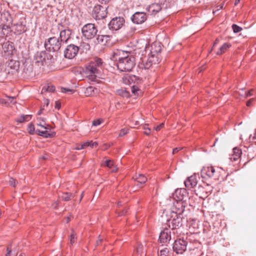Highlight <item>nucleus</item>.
Wrapping results in <instances>:
<instances>
[{
    "instance_id": "nucleus-23",
    "label": "nucleus",
    "mask_w": 256,
    "mask_h": 256,
    "mask_svg": "<svg viewBox=\"0 0 256 256\" xmlns=\"http://www.w3.org/2000/svg\"><path fill=\"white\" fill-rule=\"evenodd\" d=\"M46 56L47 54L45 51L38 52L34 56V60L36 63H40L42 65H44Z\"/></svg>"
},
{
    "instance_id": "nucleus-36",
    "label": "nucleus",
    "mask_w": 256,
    "mask_h": 256,
    "mask_svg": "<svg viewBox=\"0 0 256 256\" xmlns=\"http://www.w3.org/2000/svg\"><path fill=\"white\" fill-rule=\"evenodd\" d=\"M79 48V50H82V52L89 50L90 48V46L88 43L81 42L80 43V46H78Z\"/></svg>"
},
{
    "instance_id": "nucleus-8",
    "label": "nucleus",
    "mask_w": 256,
    "mask_h": 256,
    "mask_svg": "<svg viewBox=\"0 0 256 256\" xmlns=\"http://www.w3.org/2000/svg\"><path fill=\"white\" fill-rule=\"evenodd\" d=\"M188 242L184 238H178L172 244V250L176 254H183L187 249Z\"/></svg>"
},
{
    "instance_id": "nucleus-42",
    "label": "nucleus",
    "mask_w": 256,
    "mask_h": 256,
    "mask_svg": "<svg viewBox=\"0 0 256 256\" xmlns=\"http://www.w3.org/2000/svg\"><path fill=\"white\" fill-rule=\"evenodd\" d=\"M114 165V163L113 160H108L104 162V163L103 164V166H106L109 168H112Z\"/></svg>"
},
{
    "instance_id": "nucleus-26",
    "label": "nucleus",
    "mask_w": 256,
    "mask_h": 256,
    "mask_svg": "<svg viewBox=\"0 0 256 256\" xmlns=\"http://www.w3.org/2000/svg\"><path fill=\"white\" fill-rule=\"evenodd\" d=\"M132 178L136 182H138L137 186L142 188V184H144L147 181V178L142 174H136Z\"/></svg>"
},
{
    "instance_id": "nucleus-46",
    "label": "nucleus",
    "mask_w": 256,
    "mask_h": 256,
    "mask_svg": "<svg viewBox=\"0 0 256 256\" xmlns=\"http://www.w3.org/2000/svg\"><path fill=\"white\" fill-rule=\"evenodd\" d=\"M232 29L234 33H237L242 30V28L236 24H233L232 26Z\"/></svg>"
},
{
    "instance_id": "nucleus-16",
    "label": "nucleus",
    "mask_w": 256,
    "mask_h": 256,
    "mask_svg": "<svg viewBox=\"0 0 256 256\" xmlns=\"http://www.w3.org/2000/svg\"><path fill=\"white\" fill-rule=\"evenodd\" d=\"M130 56L132 55L128 52L117 50L114 52L112 59L115 62H120L127 57H130Z\"/></svg>"
},
{
    "instance_id": "nucleus-50",
    "label": "nucleus",
    "mask_w": 256,
    "mask_h": 256,
    "mask_svg": "<svg viewBox=\"0 0 256 256\" xmlns=\"http://www.w3.org/2000/svg\"><path fill=\"white\" fill-rule=\"evenodd\" d=\"M61 91L64 93L70 92V94H72L74 92V90L68 88H62Z\"/></svg>"
},
{
    "instance_id": "nucleus-17",
    "label": "nucleus",
    "mask_w": 256,
    "mask_h": 256,
    "mask_svg": "<svg viewBox=\"0 0 256 256\" xmlns=\"http://www.w3.org/2000/svg\"><path fill=\"white\" fill-rule=\"evenodd\" d=\"M147 19L146 14L144 12H136L132 16V22L136 24H141Z\"/></svg>"
},
{
    "instance_id": "nucleus-15",
    "label": "nucleus",
    "mask_w": 256,
    "mask_h": 256,
    "mask_svg": "<svg viewBox=\"0 0 256 256\" xmlns=\"http://www.w3.org/2000/svg\"><path fill=\"white\" fill-rule=\"evenodd\" d=\"M186 204V202L176 200L174 202L172 214L182 215L184 211Z\"/></svg>"
},
{
    "instance_id": "nucleus-20",
    "label": "nucleus",
    "mask_w": 256,
    "mask_h": 256,
    "mask_svg": "<svg viewBox=\"0 0 256 256\" xmlns=\"http://www.w3.org/2000/svg\"><path fill=\"white\" fill-rule=\"evenodd\" d=\"M197 184V176L195 174L188 177L184 181L185 186L188 188H194L196 186Z\"/></svg>"
},
{
    "instance_id": "nucleus-31",
    "label": "nucleus",
    "mask_w": 256,
    "mask_h": 256,
    "mask_svg": "<svg viewBox=\"0 0 256 256\" xmlns=\"http://www.w3.org/2000/svg\"><path fill=\"white\" fill-rule=\"evenodd\" d=\"M1 102L4 104L6 105H10V104H14L16 103L14 97L7 96L6 99H2Z\"/></svg>"
},
{
    "instance_id": "nucleus-1",
    "label": "nucleus",
    "mask_w": 256,
    "mask_h": 256,
    "mask_svg": "<svg viewBox=\"0 0 256 256\" xmlns=\"http://www.w3.org/2000/svg\"><path fill=\"white\" fill-rule=\"evenodd\" d=\"M27 22L25 16L21 14H16L14 18L10 25L12 26V32L16 35H20L27 31Z\"/></svg>"
},
{
    "instance_id": "nucleus-41",
    "label": "nucleus",
    "mask_w": 256,
    "mask_h": 256,
    "mask_svg": "<svg viewBox=\"0 0 256 256\" xmlns=\"http://www.w3.org/2000/svg\"><path fill=\"white\" fill-rule=\"evenodd\" d=\"M6 256H14V252H12V244H10L6 248Z\"/></svg>"
},
{
    "instance_id": "nucleus-40",
    "label": "nucleus",
    "mask_w": 256,
    "mask_h": 256,
    "mask_svg": "<svg viewBox=\"0 0 256 256\" xmlns=\"http://www.w3.org/2000/svg\"><path fill=\"white\" fill-rule=\"evenodd\" d=\"M56 132H50L47 130L44 131V133H42V136L43 137L45 138H52L56 136Z\"/></svg>"
},
{
    "instance_id": "nucleus-44",
    "label": "nucleus",
    "mask_w": 256,
    "mask_h": 256,
    "mask_svg": "<svg viewBox=\"0 0 256 256\" xmlns=\"http://www.w3.org/2000/svg\"><path fill=\"white\" fill-rule=\"evenodd\" d=\"M222 40H223V38L222 36H220L217 38L216 39V40L213 44L212 47L210 50V52H212V50H214L215 48L216 47V45L220 42V41H221Z\"/></svg>"
},
{
    "instance_id": "nucleus-48",
    "label": "nucleus",
    "mask_w": 256,
    "mask_h": 256,
    "mask_svg": "<svg viewBox=\"0 0 256 256\" xmlns=\"http://www.w3.org/2000/svg\"><path fill=\"white\" fill-rule=\"evenodd\" d=\"M132 92L135 95L138 96L139 95L138 92H140V90L136 86H133L132 87Z\"/></svg>"
},
{
    "instance_id": "nucleus-57",
    "label": "nucleus",
    "mask_w": 256,
    "mask_h": 256,
    "mask_svg": "<svg viewBox=\"0 0 256 256\" xmlns=\"http://www.w3.org/2000/svg\"><path fill=\"white\" fill-rule=\"evenodd\" d=\"M59 201H54L52 202V206L53 207L54 209H58V208L59 206Z\"/></svg>"
},
{
    "instance_id": "nucleus-18",
    "label": "nucleus",
    "mask_w": 256,
    "mask_h": 256,
    "mask_svg": "<svg viewBox=\"0 0 256 256\" xmlns=\"http://www.w3.org/2000/svg\"><path fill=\"white\" fill-rule=\"evenodd\" d=\"M12 18L10 12L8 10H4L0 11V24H11L13 20Z\"/></svg>"
},
{
    "instance_id": "nucleus-52",
    "label": "nucleus",
    "mask_w": 256,
    "mask_h": 256,
    "mask_svg": "<svg viewBox=\"0 0 256 256\" xmlns=\"http://www.w3.org/2000/svg\"><path fill=\"white\" fill-rule=\"evenodd\" d=\"M146 124H145L143 126V129L145 130L144 132V134L146 135H148L150 132V129L148 127H146Z\"/></svg>"
},
{
    "instance_id": "nucleus-59",
    "label": "nucleus",
    "mask_w": 256,
    "mask_h": 256,
    "mask_svg": "<svg viewBox=\"0 0 256 256\" xmlns=\"http://www.w3.org/2000/svg\"><path fill=\"white\" fill-rule=\"evenodd\" d=\"M128 212V209L127 208H126V209H124L122 210V211H120L119 214H118V216H123V215H125Z\"/></svg>"
},
{
    "instance_id": "nucleus-19",
    "label": "nucleus",
    "mask_w": 256,
    "mask_h": 256,
    "mask_svg": "<svg viewBox=\"0 0 256 256\" xmlns=\"http://www.w3.org/2000/svg\"><path fill=\"white\" fill-rule=\"evenodd\" d=\"M171 239L170 231L168 228H164L160 233L158 241L161 244H166Z\"/></svg>"
},
{
    "instance_id": "nucleus-35",
    "label": "nucleus",
    "mask_w": 256,
    "mask_h": 256,
    "mask_svg": "<svg viewBox=\"0 0 256 256\" xmlns=\"http://www.w3.org/2000/svg\"><path fill=\"white\" fill-rule=\"evenodd\" d=\"M62 26L61 24H58L56 26H52L50 32V33L54 35L55 34H60V27H62Z\"/></svg>"
},
{
    "instance_id": "nucleus-25",
    "label": "nucleus",
    "mask_w": 256,
    "mask_h": 256,
    "mask_svg": "<svg viewBox=\"0 0 256 256\" xmlns=\"http://www.w3.org/2000/svg\"><path fill=\"white\" fill-rule=\"evenodd\" d=\"M242 150L238 148H233L232 154L230 156V160L231 162L238 161L242 154Z\"/></svg>"
},
{
    "instance_id": "nucleus-43",
    "label": "nucleus",
    "mask_w": 256,
    "mask_h": 256,
    "mask_svg": "<svg viewBox=\"0 0 256 256\" xmlns=\"http://www.w3.org/2000/svg\"><path fill=\"white\" fill-rule=\"evenodd\" d=\"M149 58H152V62L153 64H158L160 62V60H159V58L158 57V54H151V56H150Z\"/></svg>"
},
{
    "instance_id": "nucleus-6",
    "label": "nucleus",
    "mask_w": 256,
    "mask_h": 256,
    "mask_svg": "<svg viewBox=\"0 0 256 256\" xmlns=\"http://www.w3.org/2000/svg\"><path fill=\"white\" fill-rule=\"evenodd\" d=\"M185 218L181 215L172 214L170 218L168 220L169 228L172 230L178 229L182 227Z\"/></svg>"
},
{
    "instance_id": "nucleus-54",
    "label": "nucleus",
    "mask_w": 256,
    "mask_h": 256,
    "mask_svg": "<svg viewBox=\"0 0 256 256\" xmlns=\"http://www.w3.org/2000/svg\"><path fill=\"white\" fill-rule=\"evenodd\" d=\"M102 122V120L100 119H97L96 120H94L92 122V126H98L100 125Z\"/></svg>"
},
{
    "instance_id": "nucleus-47",
    "label": "nucleus",
    "mask_w": 256,
    "mask_h": 256,
    "mask_svg": "<svg viewBox=\"0 0 256 256\" xmlns=\"http://www.w3.org/2000/svg\"><path fill=\"white\" fill-rule=\"evenodd\" d=\"M76 239V234H75V232L73 231L70 236V243L71 244H73L75 242V240Z\"/></svg>"
},
{
    "instance_id": "nucleus-58",
    "label": "nucleus",
    "mask_w": 256,
    "mask_h": 256,
    "mask_svg": "<svg viewBox=\"0 0 256 256\" xmlns=\"http://www.w3.org/2000/svg\"><path fill=\"white\" fill-rule=\"evenodd\" d=\"M9 184L12 186L13 187H15L16 186V180L11 178H10V180H9Z\"/></svg>"
},
{
    "instance_id": "nucleus-28",
    "label": "nucleus",
    "mask_w": 256,
    "mask_h": 256,
    "mask_svg": "<svg viewBox=\"0 0 256 256\" xmlns=\"http://www.w3.org/2000/svg\"><path fill=\"white\" fill-rule=\"evenodd\" d=\"M152 58H148L146 60H143L142 62H140L138 66L140 68L148 69L153 64L152 62Z\"/></svg>"
},
{
    "instance_id": "nucleus-45",
    "label": "nucleus",
    "mask_w": 256,
    "mask_h": 256,
    "mask_svg": "<svg viewBox=\"0 0 256 256\" xmlns=\"http://www.w3.org/2000/svg\"><path fill=\"white\" fill-rule=\"evenodd\" d=\"M27 130L28 131V132L30 134H34V131H35V128H34V126L32 122H31L29 124Z\"/></svg>"
},
{
    "instance_id": "nucleus-13",
    "label": "nucleus",
    "mask_w": 256,
    "mask_h": 256,
    "mask_svg": "<svg viewBox=\"0 0 256 256\" xmlns=\"http://www.w3.org/2000/svg\"><path fill=\"white\" fill-rule=\"evenodd\" d=\"M79 48L78 46L74 44H68L64 51V56L66 58L72 59L78 54Z\"/></svg>"
},
{
    "instance_id": "nucleus-24",
    "label": "nucleus",
    "mask_w": 256,
    "mask_h": 256,
    "mask_svg": "<svg viewBox=\"0 0 256 256\" xmlns=\"http://www.w3.org/2000/svg\"><path fill=\"white\" fill-rule=\"evenodd\" d=\"M96 40L94 41L96 44H106L108 41L110 40L111 36L109 35L98 34L96 36Z\"/></svg>"
},
{
    "instance_id": "nucleus-11",
    "label": "nucleus",
    "mask_w": 256,
    "mask_h": 256,
    "mask_svg": "<svg viewBox=\"0 0 256 256\" xmlns=\"http://www.w3.org/2000/svg\"><path fill=\"white\" fill-rule=\"evenodd\" d=\"M20 66L19 61L10 60L6 62V68L4 70L7 72V74H14L18 72Z\"/></svg>"
},
{
    "instance_id": "nucleus-63",
    "label": "nucleus",
    "mask_w": 256,
    "mask_h": 256,
    "mask_svg": "<svg viewBox=\"0 0 256 256\" xmlns=\"http://www.w3.org/2000/svg\"><path fill=\"white\" fill-rule=\"evenodd\" d=\"M182 148H174L172 151V154H174L179 152L180 150H181Z\"/></svg>"
},
{
    "instance_id": "nucleus-33",
    "label": "nucleus",
    "mask_w": 256,
    "mask_h": 256,
    "mask_svg": "<svg viewBox=\"0 0 256 256\" xmlns=\"http://www.w3.org/2000/svg\"><path fill=\"white\" fill-rule=\"evenodd\" d=\"M176 2V0H163L162 6L164 8H170Z\"/></svg>"
},
{
    "instance_id": "nucleus-62",
    "label": "nucleus",
    "mask_w": 256,
    "mask_h": 256,
    "mask_svg": "<svg viewBox=\"0 0 256 256\" xmlns=\"http://www.w3.org/2000/svg\"><path fill=\"white\" fill-rule=\"evenodd\" d=\"M61 107V104L60 103L58 102V101H56L55 102V108L58 110H59Z\"/></svg>"
},
{
    "instance_id": "nucleus-38",
    "label": "nucleus",
    "mask_w": 256,
    "mask_h": 256,
    "mask_svg": "<svg viewBox=\"0 0 256 256\" xmlns=\"http://www.w3.org/2000/svg\"><path fill=\"white\" fill-rule=\"evenodd\" d=\"M170 252L169 248H164L163 249H162L159 251H158V256H168Z\"/></svg>"
},
{
    "instance_id": "nucleus-21",
    "label": "nucleus",
    "mask_w": 256,
    "mask_h": 256,
    "mask_svg": "<svg viewBox=\"0 0 256 256\" xmlns=\"http://www.w3.org/2000/svg\"><path fill=\"white\" fill-rule=\"evenodd\" d=\"M72 30L70 29H66L60 30V40L62 42L67 43L70 38Z\"/></svg>"
},
{
    "instance_id": "nucleus-60",
    "label": "nucleus",
    "mask_w": 256,
    "mask_h": 256,
    "mask_svg": "<svg viewBox=\"0 0 256 256\" xmlns=\"http://www.w3.org/2000/svg\"><path fill=\"white\" fill-rule=\"evenodd\" d=\"M164 123H162L156 126V127L155 128V130H156V131H159L162 128L164 127Z\"/></svg>"
},
{
    "instance_id": "nucleus-56",
    "label": "nucleus",
    "mask_w": 256,
    "mask_h": 256,
    "mask_svg": "<svg viewBox=\"0 0 256 256\" xmlns=\"http://www.w3.org/2000/svg\"><path fill=\"white\" fill-rule=\"evenodd\" d=\"M16 121L20 123L26 121V116H24V115H22L20 118L16 120Z\"/></svg>"
},
{
    "instance_id": "nucleus-3",
    "label": "nucleus",
    "mask_w": 256,
    "mask_h": 256,
    "mask_svg": "<svg viewBox=\"0 0 256 256\" xmlns=\"http://www.w3.org/2000/svg\"><path fill=\"white\" fill-rule=\"evenodd\" d=\"M98 27L94 24L88 23L84 24L82 28V36L86 40H92L97 36Z\"/></svg>"
},
{
    "instance_id": "nucleus-29",
    "label": "nucleus",
    "mask_w": 256,
    "mask_h": 256,
    "mask_svg": "<svg viewBox=\"0 0 256 256\" xmlns=\"http://www.w3.org/2000/svg\"><path fill=\"white\" fill-rule=\"evenodd\" d=\"M194 192L196 195L200 198L204 199L207 196L204 188L201 186H199L196 189H195Z\"/></svg>"
},
{
    "instance_id": "nucleus-64",
    "label": "nucleus",
    "mask_w": 256,
    "mask_h": 256,
    "mask_svg": "<svg viewBox=\"0 0 256 256\" xmlns=\"http://www.w3.org/2000/svg\"><path fill=\"white\" fill-rule=\"evenodd\" d=\"M12 252H14V256H16L18 253V248H12Z\"/></svg>"
},
{
    "instance_id": "nucleus-39",
    "label": "nucleus",
    "mask_w": 256,
    "mask_h": 256,
    "mask_svg": "<svg viewBox=\"0 0 256 256\" xmlns=\"http://www.w3.org/2000/svg\"><path fill=\"white\" fill-rule=\"evenodd\" d=\"M129 81H132V82H136L137 84L141 82H142V78H140V77L134 75H132L129 76Z\"/></svg>"
},
{
    "instance_id": "nucleus-22",
    "label": "nucleus",
    "mask_w": 256,
    "mask_h": 256,
    "mask_svg": "<svg viewBox=\"0 0 256 256\" xmlns=\"http://www.w3.org/2000/svg\"><path fill=\"white\" fill-rule=\"evenodd\" d=\"M163 8L159 4L154 3L146 8V10L150 14H156Z\"/></svg>"
},
{
    "instance_id": "nucleus-12",
    "label": "nucleus",
    "mask_w": 256,
    "mask_h": 256,
    "mask_svg": "<svg viewBox=\"0 0 256 256\" xmlns=\"http://www.w3.org/2000/svg\"><path fill=\"white\" fill-rule=\"evenodd\" d=\"M201 176L204 178H218V175L212 166H204L201 170Z\"/></svg>"
},
{
    "instance_id": "nucleus-61",
    "label": "nucleus",
    "mask_w": 256,
    "mask_h": 256,
    "mask_svg": "<svg viewBox=\"0 0 256 256\" xmlns=\"http://www.w3.org/2000/svg\"><path fill=\"white\" fill-rule=\"evenodd\" d=\"M218 138H216L215 139V140H214V144L212 146H216L217 144L220 146H222V143L220 142V144H218Z\"/></svg>"
},
{
    "instance_id": "nucleus-7",
    "label": "nucleus",
    "mask_w": 256,
    "mask_h": 256,
    "mask_svg": "<svg viewBox=\"0 0 256 256\" xmlns=\"http://www.w3.org/2000/svg\"><path fill=\"white\" fill-rule=\"evenodd\" d=\"M108 6H103L98 4L94 6L92 11V16L96 20H102L106 17Z\"/></svg>"
},
{
    "instance_id": "nucleus-55",
    "label": "nucleus",
    "mask_w": 256,
    "mask_h": 256,
    "mask_svg": "<svg viewBox=\"0 0 256 256\" xmlns=\"http://www.w3.org/2000/svg\"><path fill=\"white\" fill-rule=\"evenodd\" d=\"M252 92H253L252 90H249L248 92H244V97L246 98L248 97L252 96L253 95Z\"/></svg>"
},
{
    "instance_id": "nucleus-37",
    "label": "nucleus",
    "mask_w": 256,
    "mask_h": 256,
    "mask_svg": "<svg viewBox=\"0 0 256 256\" xmlns=\"http://www.w3.org/2000/svg\"><path fill=\"white\" fill-rule=\"evenodd\" d=\"M118 95L122 96L123 98H128L130 93L125 89H119L116 92Z\"/></svg>"
},
{
    "instance_id": "nucleus-9",
    "label": "nucleus",
    "mask_w": 256,
    "mask_h": 256,
    "mask_svg": "<svg viewBox=\"0 0 256 256\" xmlns=\"http://www.w3.org/2000/svg\"><path fill=\"white\" fill-rule=\"evenodd\" d=\"M125 20L123 17L118 16L114 18L109 22L108 26L110 30H118L124 25Z\"/></svg>"
},
{
    "instance_id": "nucleus-4",
    "label": "nucleus",
    "mask_w": 256,
    "mask_h": 256,
    "mask_svg": "<svg viewBox=\"0 0 256 256\" xmlns=\"http://www.w3.org/2000/svg\"><path fill=\"white\" fill-rule=\"evenodd\" d=\"M135 58L133 56L116 62L118 68L121 72H130L135 66Z\"/></svg>"
},
{
    "instance_id": "nucleus-30",
    "label": "nucleus",
    "mask_w": 256,
    "mask_h": 256,
    "mask_svg": "<svg viewBox=\"0 0 256 256\" xmlns=\"http://www.w3.org/2000/svg\"><path fill=\"white\" fill-rule=\"evenodd\" d=\"M98 91V89L92 86L88 87L85 92L84 94L86 96H92Z\"/></svg>"
},
{
    "instance_id": "nucleus-34",
    "label": "nucleus",
    "mask_w": 256,
    "mask_h": 256,
    "mask_svg": "<svg viewBox=\"0 0 256 256\" xmlns=\"http://www.w3.org/2000/svg\"><path fill=\"white\" fill-rule=\"evenodd\" d=\"M55 90V87L52 84H48L42 87V93L44 94L46 92H54Z\"/></svg>"
},
{
    "instance_id": "nucleus-27",
    "label": "nucleus",
    "mask_w": 256,
    "mask_h": 256,
    "mask_svg": "<svg viewBox=\"0 0 256 256\" xmlns=\"http://www.w3.org/2000/svg\"><path fill=\"white\" fill-rule=\"evenodd\" d=\"M162 50L161 44L159 42H155L152 44L150 46V54L153 55L158 54Z\"/></svg>"
},
{
    "instance_id": "nucleus-10",
    "label": "nucleus",
    "mask_w": 256,
    "mask_h": 256,
    "mask_svg": "<svg viewBox=\"0 0 256 256\" xmlns=\"http://www.w3.org/2000/svg\"><path fill=\"white\" fill-rule=\"evenodd\" d=\"M2 54L4 56L9 57L16 52L14 44L12 42L8 41L2 44Z\"/></svg>"
},
{
    "instance_id": "nucleus-2",
    "label": "nucleus",
    "mask_w": 256,
    "mask_h": 256,
    "mask_svg": "<svg viewBox=\"0 0 256 256\" xmlns=\"http://www.w3.org/2000/svg\"><path fill=\"white\" fill-rule=\"evenodd\" d=\"M102 60L100 58H96L94 60L91 61L86 65L85 72L89 74L88 79L92 82H96L97 76L100 72L99 68L102 64Z\"/></svg>"
},
{
    "instance_id": "nucleus-51",
    "label": "nucleus",
    "mask_w": 256,
    "mask_h": 256,
    "mask_svg": "<svg viewBox=\"0 0 256 256\" xmlns=\"http://www.w3.org/2000/svg\"><path fill=\"white\" fill-rule=\"evenodd\" d=\"M255 100H256V98H252L250 99L248 101H247V102L246 103V106L248 107L252 106H253L252 104L255 101Z\"/></svg>"
},
{
    "instance_id": "nucleus-14",
    "label": "nucleus",
    "mask_w": 256,
    "mask_h": 256,
    "mask_svg": "<svg viewBox=\"0 0 256 256\" xmlns=\"http://www.w3.org/2000/svg\"><path fill=\"white\" fill-rule=\"evenodd\" d=\"M172 196L176 200L186 202L188 198V193L186 188H178Z\"/></svg>"
},
{
    "instance_id": "nucleus-5",
    "label": "nucleus",
    "mask_w": 256,
    "mask_h": 256,
    "mask_svg": "<svg viewBox=\"0 0 256 256\" xmlns=\"http://www.w3.org/2000/svg\"><path fill=\"white\" fill-rule=\"evenodd\" d=\"M62 43V42L59 40V38L53 36L46 40L44 46L48 51L58 52L60 48Z\"/></svg>"
},
{
    "instance_id": "nucleus-32",
    "label": "nucleus",
    "mask_w": 256,
    "mask_h": 256,
    "mask_svg": "<svg viewBox=\"0 0 256 256\" xmlns=\"http://www.w3.org/2000/svg\"><path fill=\"white\" fill-rule=\"evenodd\" d=\"M75 196V194L70 192H64L60 196L62 200L65 202L70 200L72 198Z\"/></svg>"
},
{
    "instance_id": "nucleus-53",
    "label": "nucleus",
    "mask_w": 256,
    "mask_h": 256,
    "mask_svg": "<svg viewBox=\"0 0 256 256\" xmlns=\"http://www.w3.org/2000/svg\"><path fill=\"white\" fill-rule=\"evenodd\" d=\"M223 52H224V44L220 46L219 48V50L216 52V54L217 55L221 54Z\"/></svg>"
},
{
    "instance_id": "nucleus-49",
    "label": "nucleus",
    "mask_w": 256,
    "mask_h": 256,
    "mask_svg": "<svg viewBox=\"0 0 256 256\" xmlns=\"http://www.w3.org/2000/svg\"><path fill=\"white\" fill-rule=\"evenodd\" d=\"M128 132V128H122L120 130L119 134H118V136H122L124 135H126V134H127Z\"/></svg>"
}]
</instances>
